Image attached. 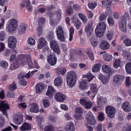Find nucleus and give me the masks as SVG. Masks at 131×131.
I'll list each match as a JSON object with an SVG mask.
<instances>
[{"instance_id":"nucleus-1","label":"nucleus","mask_w":131,"mask_h":131,"mask_svg":"<svg viewBox=\"0 0 131 131\" xmlns=\"http://www.w3.org/2000/svg\"><path fill=\"white\" fill-rule=\"evenodd\" d=\"M21 57V60L22 64L24 65L27 64L29 69L34 68L39 69V68L37 62L34 59L32 60L30 55H23Z\"/></svg>"},{"instance_id":"nucleus-2","label":"nucleus","mask_w":131,"mask_h":131,"mask_svg":"<svg viewBox=\"0 0 131 131\" xmlns=\"http://www.w3.org/2000/svg\"><path fill=\"white\" fill-rule=\"evenodd\" d=\"M76 74L73 71L67 73V81L69 86L72 87L75 85L76 80Z\"/></svg>"},{"instance_id":"nucleus-3","label":"nucleus","mask_w":131,"mask_h":131,"mask_svg":"<svg viewBox=\"0 0 131 131\" xmlns=\"http://www.w3.org/2000/svg\"><path fill=\"white\" fill-rule=\"evenodd\" d=\"M106 29V25L105 23L101 22L97 24L95 31L96 35L98 37H102Z\"/></svg>"},{"instance_id":"nucleus-4","label":"nucleus","mask_w":131,"mask_h":131,"mask_svg":"<svg viewBox=\"0 0 131 131\" xmlns=\"http://www.w3.org/2000/svg\"><path fill=\"white\" fill-rule=\"evenodd\" d=\"M95 26V24L94 22L92 20H90L85 25L84 30L88 36H89L92 34Z\"/></svg>"},{"instance_id":"nucleus-5","label":"nucleus","mask_w":131,"mask_h":131,"mask_svg":"<svg viewBox=\"0 0 131 131\" xmlns=\"http://www.w3.org/2000/svg\"><path fill=\"white\" fill-rule=\"evenodd\" d=\"M17 21L15 19H12L9 21L7 26L8 31L10 32H12L15 31L17 26Z\"/></svg>"},{"instance_id":"nucleus-6","label":"nucleus","mask_w":131,"mask_h":131,"mask_svg":"<svg viewBox=\"0 0 131 131\" xmlns=\"http://www.w3.org/2000/svg\"><path fill=\"white\" fill-rule=\"evenodd\" d=\"M80 104L87 109L90 108L93 105L91 101L88 98H82L80 100Z\"/></svg>"},{"instance_id":"nucleus-7","label":"nucleus","mask_w":131,"mask_h":131,"mask_svg":"<svg viewBox=\"0 0 131 131\" xmlns=\"http://www.w3.org/2000/svg\"><path fill=\"white\" fill-rule=\"evenodd\" d=\"M56 31L58 39L61 41H64L65 39L62 27L61 26H58L56 28Z\"/></svg>"},{"instance_id":"nucleus-8","label":"nucleus","mask_w":131,"mask_h":131,"mask_svg":"<svg viewBox=\"0 0 131 131\" xmlns=\"http://www.w3.org/2000/svg\"><path fill=\"white\" fill-rule=\"evenodd\" d=\"M106 112L108 117L111 118L114 117L115 114V108L111 106H107L105 108Z\"/></svg>"},{"instance_id":"nucleus-9","label":"nucleus","mask_w":131,"mask_h":131,"mask_svg":"<svg viewBox=\"0 0 131 131\" xmlns=\"http://www.w3.org/2000/svg\"><path fill=\"white\" fill-rule=\"evenodd\" d=\"M54 99L57 101L62 102L66 99L65 95L60 92L56 93L54 95Z\"/></svg>"},{"instance_id":"nucleus-10","label":"nucleus","mask_w":131,"mask_h":131,"mask_svg":"<svg viewBox=\"0 0 131 131\" xmlns=\"http://www.w3.org/2000/svg\"><path fill=\"white\" fill-rule=\"evenodd\" d=\"M9 108V105L6 101H0V110L3 111V114L6 116L7 115L5 111Z\"/></svg>"},{"instance_id":"nucleus-11","label":"nucleus","mask_w":131,"mask_h":131,"mask_svg":"<svg viewBox=\"0 0 131 131\" xmlns=\"http://www.w3.org/2000/svg\"><path fill=\"white\" fill-rule=\"evenodd\" d=\"M16 38L13 36L10 37L8 39V45L10 48H13L16 47Z\"/></svg>"},{"instance_id":"nucleus-12","label":"nucleus","mask_w":131,"mask_h":131,"mask_svg":"<svg viewBox=\"0 0 131 131\" xmlns=\"http://www.w3.org/2000/svg\"><path fill=\"white\" fill-rule=\"evenodd\" d=\"M50 44V47L53 51L58 54H59L60 53V51L57 42L54 40H52L51 41Z\"/></svg>"},{"instance_id":"nucleus-13","label":"nucleus","mask_w":131,"mask_h":131,"mask_svg":"<svg viewBox=\"0 0 131 131\" xmlns=\"http://www.w3.org/2000/svg\"><path fill=\"white\" fill-rule=\"evenodd\" d=\"M125 76L123 75H116L113 78L114 82L117 84H120L124 80Z\"/></svg>"},{"instance_id":"nucleus-14","label":"nucleus","mask_w":131,"mask_h":131,"mask_svg":"<svg viewBox=\"0 0 131 131\" xmlns=\"http://www.w3.org/2000/svg\"><path fill=\"white\" fill-rule=\"evenodd\" d=\"M48 63L51 66H54L56 63L57 59L54 55L51 54L48 56Z\"/></svg>"},{"instance_id":"nucleus-15","label":"nucleus","mask_w":131,"mask_h":131,"mask_svg":"<svg viewBox=\"0 0 131 131\" xmlns=\"http://www.w3.org/2000/svg\"><path fill=\"white\" fill-rule=\"evenodd\" d=\"M23 55H21L20 57V59H18L17 61H14L13 63H12L10 67V69L12 70H14L17 68L19 66V65L22 64L21 60V57Z\"/></svg>"},{"instance_id":"nucleus-16","label":"nucleus","mask_w":131,"mask_h":131,"mask_svg":"<svg viewBox=\"0 0 131 131\" xmlns=\"http://www.w3.org/2000/svg\"><path fill=\"white\" fill-rule=\"evenodd\" d=\"M102 69L104 72L110 75L112 74L114 72V70H112L110 66L107 65H103Z\"/></svg>"},{"instance_id":"nucleus-17","label":"nucleus","mask_w":131,"mask_h":131,"mask_svg":"<svg viewBox=\"0 0 131 131\" xmlns=\"http://www.w3.org/2000/svg\"><path fill=\"white\" fill-rule=\"evenodd\" d=\"M55 91L53 88L51 86H48L47 91L46 93L47 98H51L55 92Z\"/></svg>"},{"instance_id":"nucleus-18","label":"nucleus","mask_w":131,"mask_h":131,"mask_svg":"<svg viewBox=\"0 0 131 131\" xmlns=\"http://www.w3.org/2000/svg\"><path fill=\"white\" fill-rule=\"evenodd\" d=\"M21 5L23 7L26 6L27 9L29 12H30L32 10V7L29 0H24Z\"/></svg>"},{"instance_id":"nucleus-19","label":"nucleus","mask_w":131,"mask_h":131,"mask_svg":"<svg viewBox=\"0 0 131 131\" xmlns=\"http://www.w3.org/2000/svg\"><path fill=\"white\" fill-rule=\"evenodd\" d=\"M27 27V26L26 24L25 23L20 24L19 27V33L21 34H25Z\"/></svg>"},{"instance_id":"nucleus-20","label":"nucleus","mask_w":131,"mask_h":131,"mask_svg":"<svg viewBox=\"0 0 131 131\" xmlns=\"http://www.w3.org/2000/svg\"><path fill=\"white\" fill-rule=\"evenodd\" d=\"M71 19H72V22L74 24L77 29H79L81 27V24L78 18L73 16Z\"/></svg>"},{"instance_id":"nucleus-21","label":"nucleus","mask_w":131,"mask_h":131,"mask_svg":"<svg viewBox=\"0 0 131 131\" xmlns=\"http://www.w3.org/2000/svg\"><path fill=\"white\" fill-rule=\"evenodd\" d=\"M25 75L22 73H20L18 75V78L19 80L20 84L23 86H25L27 84V81L23 78L24 77Z\"/></svg>"},{"instance_id":"nucleus-22","label":"nucleus","mask_w":131,"mask_h":131,"mask_svg":"<svg viewBox=\"0 0 131 131\" xmlns=\"http://www.w3.org/2000/svg\"><path fill=\"white\" fill-rule=\"evenodd\" d=\"M88 86L87 80H83L79 82V88L82 90H85L88 88Z\"/></svg>"},{"instance_id":"nucleus-23","label":"nucleus","mask_w":131,"mask_h":131,"mask_svg":"<svg viewBox=\"0 0 131 131\" xmlns=\"http://www.w3.org/2000/svg\"><path fill=\"white\" fill-rule=\"evenodd\" d=\"M126 24L127 23L123 22L122 21H119L118 25L120 30L123 32H126L127 31Z\"/></svg>"},{"instance_id":"nucleus-24","label":"nucleus","mask_w":131,"mask_h":131,"mask_svg":"<svg viewBox=\"0 0 131 131\" xmlns=\"http://www.w3.org/2000/svg\"><path fill=\"white\" fill-rule=\"evenodd\" d=\"M122 108L125 112H129L131 110L130 104L128 102H125L123 103Z\"/></svg>"},{"instance_id":"nucleus-25","label":"nucleus","mask_w":131,"mask_h":131,"mask_svg":"<svg viewBox=\"0 0 131 131\" xmlns=\"http://www.w3.org/2000/svg\"><path fill=\"white\" fill-rule=\"evenodd\" d=\"M98 78L103 84H106L107 83L109 82V78L107 76H105L102 74H99Z\"/></svg>"},{"instance_id":"nucleus-26","label":"nucleus","mask_w":131,"mask_h":131,"mask_svg":"<svg viewBox=\"0 0 131 131\" xmlns=\"http://www.w3.org/2000/svg\"><path fill=\"white\" fill-rule=\"evenodd\" d=\"M35 87L36 92L38 93H41L45 88L44 85L41 83L37 84Z\"/></svg>"},{"instance_id":"nucleus-27","label":"nucleus","mask_w":131,"mask_h":131,"mask_svg":"<svg viewBox=\"0 0 131 131\" xmlns=\"http://www.w3.org/2000/svg\"><path fill=\"white\" fill-rule=\"evenodd\" d=\"M122 54L123 57L127 60L128 61L131 62V54L129 52L126 50H123Z\"/></svg>"},{"instance_id":"nucleus-28","label":"nucleus","mask_w":131,"mask_h":131,"mask_svg":"<svg viewBox=\"0 0 131 131\" xmlns=\"http://www.w3.org/2000/svg\"><path fill=\"white\" fill-rule=\"evenodd\" d=\"M31 126L29 123H24L21 126L19 127V129L21 131L28 130L30 129Z\"/></svg>"},{"instance_id":"nucleus-29","label":"nucleus","mask_w":131,"mask_h":131,"mask_svg":"<svg viewBox=\"0 0 131 131\" xmlns=\"http://www.w3.org/2000/svg\"><path fill=\"white\" fill-rule=\"evenodd\" d=\"M100 46L101 49L105 50L108 49L110 47V45L107 41L104 40L101 43Z\"/></svg>"},{"instance_id":"nucleus-30","label":"nucleus","mask_w":131,"mask_h":131,"mask_svg":"<svg viewBox=\"0 0 131 131\" xmlns=\"http://www.w3.org/2000/svg\"><path fill=\"white\" fill-rule=\"evenodd\" d=\"M39 110L37 104L34 103L30 105V111L31 112L37 113L39 111Z\"/></svg>"},{"instance_id":"nucleus-31","label":"nucleus","mask_w":131,"mask_h":131,"mask_svg":"<svg viewBox=\"0 0 131 131\" xmlns=\"http://www.w3.org/2000/svg\"><path fill=\"white\" fill-rule=\"evenodd\" d=\"M122 65V61L120 59H115L113 64V67L115 68H117L119 67H121Z\"/></svg>"},{"instance_id":"nucleus-32","label":"nucleus","mask_w":131,"mask_h":131,"mask_svg":"<svg viewBox=\"0 0 131 131\" xmlns=\"http://www.w3.org/2000/svg\"><path fill=\"white\" fill-rule=\"evenodd\" d=\"M106 99L102 97H99L97 99V103L98 105L100 106H103L105 104L106 102Z\"/></svg>"},{"instance_id":"nucleus-33","label":"nucleus","mask_w":131,"mask_h":131,"mask_svg":"<svg viewBox=\"0 0 131 131\" xmlns=\"http://www.w3.org/2000/svg\"><path fill=\"white\" fill-rule=\"evenodd\" d=\"M90 90L92 93L94 95V96L93 97H94L98 92V89L97 88L96 84H94L91 85Z\"/></svg>"},{"instance_id":"nucleus-34","label":"nucleus","mask_w":131,"mask_h":131,"mask_svg":"<svg viewBox=\"0 0 131 131\" xmlns=\"http://www.w3.org/2000/svg\"><path fill=\"white\" fill-rule=\"evenodd\" d=\"M130 19L128 13H125L123 16L122 17L119 21H122L123 22L127 23L126 21Z\"/></svg>"},{"instance_id":"nucleus-35","label":"nucleus","mask_w":131,"mask_h":131,"mask_svg":"<svg viewBox=\"0 0 131 131\" xmlns=\"http://www.w3.org/2000/svg\"><path fill=\"white\" fill-rule=\"evenodd\" d=\"M62 82V78L60 77L56 78L54 80V84L56 86H59L61 85Z\"/></svg>"},{"instance_id":"nucleus-36","label":"nucleus","mask_w":131,"mask_h":131,"mask_svg":"<svg viewBox=\"0 0 131 131\" xmlns=\"http://www.w3.org/2000/svg\"><path fill=\"white\" fill-rule=\"evenodd\" d=\"M67 131H73L74 130V128L73 123L69 122L68 123L66 128Z\"/></svg>"},{"instance_id":"nucleus-37","label":"nucleus","mask_w":131,"mask_h":131,"mask_svg":"<svg viewBox=\"0 0 131 131\" xmlns=\"http://www.w3.org/2000/svg\"><path fill=\"white\" fill-rule=\"evenodd\" d=\"M96 37L95 36L92 35L90 38L91 41V43L93 47L96 46L98 44L97 42V40L95 39Z\"/></svg>"},{"instance_id":"nucleus-38","label":"nucleus","mask_w":131,"mask_h":131,"mask_svg":"<svg viewBox=\"0 0 131 131\" xmlns=\"http://www.w3.org/2000/svg\"><path fill=\"white\" fill-rule=\"evenodd\" d=\"M94 76L91 73H88L86 74L83 75V77L86 78L88 79V80L89 82L91 81L93 79Z\"/></svg>"},{"instance_id":"nucleus-39","label":"nucleus","mask_w":131,"mask_h":131,"mask_svg":"<svg viewBox=\"0 0 131 131\" xmlns=\"http://www.w3.org/2000/svg\"><path fill=\"white\" fill-rule=\"evenodd\" d=\"M101 66V64L97 63L93 65L92 67V71L93 72H97L100 70Z\"/></svg>"},{"instance_id":"nucleus-40","label":"nucleus","mask_w":131,"mask_h":131,"mask_svg":"<svg viewBox=\"0 0 131 131\" xmlns=\"http://www.w3.org/2000/svg\"><path fill=\"white\" fill-rule=\"evenodd\" d=\"M14 122L16 124L18 125L21 124L23 122V119L22 116L20 115V116L17 118L14 119Z\"/></svg>"},{"instance_id":"nucleus-41","label":"nucleus","mask_w":131,"mask_h":131,"mask_svg":"<svg viewBox=\"0 0 131 131\" xmlns=\"http://www.w3.org/2000/svg\"><path fill=\"white\" fill-rule=\"evenodd\" d=\"M57 71L59 74H64L66 72V70L65 68H59L57 69Z\"/></svg>"},{"instance_id":"nucleus-42","label":"nucleus","mask_w":131,"mask_h":131,"mask_svg":"<svg viewBox=\"0 0 131 131\" xmlns=\"http://www.w3.org/2000/svg\"><path fill=\"white\" fill-rule=\"evenodd\" d=\"M123 131H131V124L127 123L125 124L122 128Z\"/></svg>"},{"instance_id":"nucleus-43","label":"nucleus","mask_w":131,"mask_h":131,"mask_svg":"<svg viewBox=\"0 0 131 131\" xmlns=\"http://www.w3.org/2000/svg\"><path fill=\"white\" fill-rule=\"evenodd\" d=\"M47 15L50 17V24L52 26H54V21L52 19L51 17L52 16H54L55 14L52 12H50L49 13H47Z\"/></svg>"},{"instance_id":"nucleus-44","label":"nucleus","mask_w":131,"mask_h":131,"mask_svg":"<svg viewBox=\"0 0 131 131\" xmlns=\"http://www.w3.org/2000/svg\"><path fill=\"white\" fill-rule=\"evenodd\" d=\"M123 43L127 47L131 46V39L129 38H126L123 41Z\"/></svg>"},{"instance_id":"nucleus-45","label":"nucleus","mask_w":131,"mask_h":131,"mask_svg":"<svg viewBox=\"0 0 131 131\" xmlns=\"http://www.w3.org/2000/svg\"><path fill=\"white\" fill-rule=\"evenodd\" d=\"M78 16L79 18L82 20L84 24L87 23L88 20L87 18L84 14L79 13Z\"/></svg>"},{"instance_id":"nucleus-46","label":"nucleus","mask_w":131,"mask_h":131,"mask_svg":"<svg viewBox=\"0 0 131 131\" xmlns=\"http://www.w3.org/2000/svg\"><path fill=\"white\" fill-rule=\"evenodd\" d=\"M112 2V0H105L104 2H102V4L106 8L108 7L111 5Z\"/></svg>"},{"instance_id":"nucleus-47","label":"nucleus","mask_w":131,"mask_h":131,"mask_svg":"<svg viewBox=\"0 0 131 131\" xmlns=\"http://www.w3.org/2000/svg\"><path fill=\"white\" fill-rule=\"evenodd\" d=\"M86 52L90 59L92 60H94V58L93 51L91 49H89Z\"/></svg>"},{"instance_id":"nucleus-48","label":"nucleus","mask_w":131,"mask_h":131,"mask_svg":"<svg viewBox=\"0 0 131 131\" xmlns=\"http://www.w3.org/2000/svg\"><path fill=\"white\" fill-rule=\"evenodd\" d=\"M125 68L126 72L129 74L131 73V63H128L125 64Z\"/></svg>"},{"instance_id":"nucleus-49","label":"nucleus","mask_w":131,"mask_h":131,"mask_svg":"<svg viewBox=\"0 0 131 131\" xmlns=\"http://www.w3.org/2000/svg\"><path fill=\"white\" fill-rule=\"evenodd\" d=\"M42 101L44 107L47 108L50 105V103L48 99H44Z\"/></svg>"},{"instance_id":"nucleus-50","label":"nucleus","mask_w":131,"mask_h":131,"mask_svg":"<svg viewBox=\"0 0 131 131\" xmlns=\"http://www.w3.org/2000/svg\"><path fill=\"white\" fill-rule=\"evenodd\" d=\"M86 121L87 123L90 125H93L96 123V120L94 117L86 120Z\"/></svg>"},{"instance_id":"nucleus-51","label":"nucleus","mask_w":131,"mask_h":131,"mask_svg":"<svg viewBox=\"0 0 131 131\" xmlns=\"http://www.w3.org/2000/svg\"><path fill=\"white\" fill-rule=\"evenodd\" d=\"M0 65L1 67L5 69H7L8 66V63L6 61L4 60L1 61Z\"/></svg>"},{"instance_id":"nucleus-52","label":"nucleus","mask_w":131,"mask_h":131,"mask_svg":"<svg viewBox=\"0 0 131 131\" xmlns=\"http://www.w3.org/2000/svg\"><path fill=\"white\" fill-rule=\"evenodd\" d=\"M45 19L43 17H39L38 20V24L39 25V26H41V25H42L43 24L45 23Z\"/></svg>"},{"instance_id":"nucleus-53","label":"nucleus","mask_w":131,"mask_h":131,"mask_svg":"<svg viewBox=\"0 0 131 131\" xmlns=\"http://www.w3.org/2000/svg\"><path fill=\"white\" fill-rule=\"evenodd\" d=\"M66 11L68 15H70L72 14L73 13V11L72 9V6L70 5L67 7L66 9Z\"/></svg>"},{"instance_id":"nucleus-54","label":"nucleus","mask_w":131,"mask_h":131,"mask_svg":"<svg viewBox=\"0 0 131 131\" xmlns=\"http://www.w3.org/2000/svg\"><path fill=\"white\" fill-rule=\"evenodd\" d=\"M103 57L105 61H107L108 62L111 61L112 58L111 55H109L107 54H105L103 55Z\"/></svg>"},{"instance_id":"nucleus-55","label":"nucleus","mask_w":131,"mask_h":131,"mask_svg":"<svg viewBox=\"0 0 131 131\" xmlns=\"http://www.w3.org/2000/svg\"><path fill=\"white\" fill-rule=\"evenodd\" d=\"M54 127L51 125H49L46 126L45 128V131H53Z\"/></svg>"},{"instance_id":"nucleus-56","label":"nucleus","mask_w":131,"mask_h":131,"mask_svg":"<svg viewBox=\"0 0 131 131\" xmlns=\"http://www.w3.org/2000/svg\"><path fill=\"white\" fill-rule=\"evenodd\" d=\"M69 31L70 34L69 40L71 41L72 39L73 35L74 33V29L72 27H71Z\"/></svg>"},{"instance_id":"nucleus-57","label":"nucleus","mask_w":131,"mask_h":131,"mask_svg":"<svg viewBox=\"0 0 131 131\" xmlns=\"http://www.w3.org/2000/svg\"><path fill=\"white\" fill-rule=\"evenodd\" d=\"M36 30L37 34L39 37L41 36L42 32V26H39L37 28Z\"/></svg>"},{"instance_id":"nucleus-58","label":"nucleus","mask_w":131,"mask_h":131,"mask_svg":"<svg viewBox=\"0 0 131 131\" xmlns=\"http://www.w3.org/2000/svg\"><path fill=\"white\" fill-rule=\"evenodd\" d=\"M28 43L31 45H34L36 42L34 39L32 37L29 38L28 40Z\"/></svg>"},{"instance_id":"nucleus-59","label":"nucleus","mask_w":131,"mask_h":131,"mask_svg":"<svg viewBox=\"0 0 131 131\" xmlns=\"http://www.w3.org/2000/svg\"><path fill=\"white\" fill-rule=\"evenodd\" d=\"M15 94L14 92L12 91H9L7 92V96L10 98H13L14 97Z\"/></svg>"},{"instance_id":"nucleus-60","label":"nucleus","mask_w":131,"mask_h":131,"mask_svg":"<svg viewBox=\"0 0 131 131\" xmlns=\"http://www.w3.org/2000/svg\"><path fill=\"white\" fill-rule=\"evenodd\" d=\"M75 52L71 50L70 51V54L69 58L71 60L73 61V60L74 59L75 57Z\"/></svg>"},{"instance_id":"nucleus-61","label":"nucleus","mask_w":131,"mask_h":131,"mask_svg":"<svg viewBox=\"0 0 131 131\" xmlns=\"http://www.w3.org/2000/svg\"><path fill=\"white\" fill-rule=\"evenodd\" d=\"M94 117L93 115V114L91 112H89L87 114L86 116V120L89 119H90L91 118Z\"/></svg>"},{"instance_id":"nucleus-62","label":"nucleus","mask_w":131,"mask_h":131,"mask_svg":"<svg viewBox=\"0 0 131 131\" xmlns=\"http://www.w3.org/2000/svg\"><path fill=\"white\" fill-rule=\"evenodd\" d=\"M97 3L96 2H92L88 4V7L91 9H94L97 5Z\"/></svg>"},{"instance_id":"nucleus-63","label":"nucleus","mask_w":131,"mask_h":131,"mask_svg":"<svg viewBox=\"0 0 131 131\" xmlns=\"http://www.w3.org/2000/svg\"><path fill=\"white\" fill-rule=\"evenodd\" d=\"M107 20L110 25L112 26L114 25V22L113 17H109L107 19Z\"/></svg>"},{"instance_id":"nucleus-64","label":"nucleus","mask_w":131,"mask_h":131,"mask_svg":"<svg viewBox=\"0 0 131 131\" xmlns=\"http://www.w3.org/2000/svg\"><path fill=\"white\" fill-rule=\"evenodd\" d=\"M126 84L127 86H129L131 85V79L130 77L128 76L126 78Z\"/></svg>"}]
</instances>
